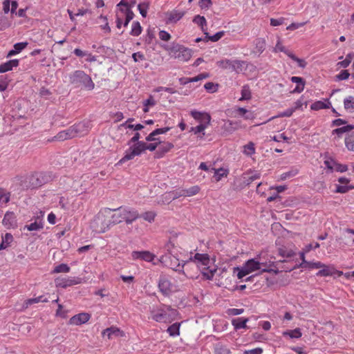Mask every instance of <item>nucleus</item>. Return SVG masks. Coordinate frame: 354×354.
Listing matches in <instances>:
<instances>
[{
    "label": "nucleus",
    "instance_id": "7c9ffc66",
    "mask_svg": "<svg viewBox=\"0 0 354 354\" xmlns=\"http://www.w3.org/2000/svg\"><path fill=\"white\" fill-rule=\"evenodd\" d=\"M180 326L181 323L176 322L167 328V332L171 337L179 336Z\"/></svg>",
    "mask_w": 354,
    "mask_h": 354
},
{
    "label": "nucleus",
    "instance_id": "bb28decb",
    "mask_svg": "<svg viewBox=\"0 0 354 354\" xmlns=\"http://www.w3.org/2000/svg\"><path fill=\"white\" fill-rule=\"evenodd\" d=\"M248 321V318L239 317L233 319L232 320V324L235 330H239L241 328H247V323Z\"/></svg>",
    "mask_w": 354,
    "mask_h": 354
},
{
    "label": "nucleus",
    "instance_id": "37998d69",
    "mask_svg": "<svg viewBox=\"0 0 354 354\" xmlns=\"http://www.w3.org/2000/svg\"><path fill=\"white\" fill-rule=\"evenodd\" d=\"M48 299L44 298L43 296H39L36 298L29 299L25 301L26 308H28V306L32 305L33 304L39 303V302H47Z\"/></svg>",
    "mask_w": 354,
    "mask_h": 354
},
{
    "label": "nucleus",
    "instance_id": "0e129e2a",
    "mask_svg": "<svg viewBox=\"0 0 354 354\" xmlns=\"http://www.w3.org/2000/svg\"><path fill=\"white\" fill-rule=\"evenodd\" d=\"M159 37L161 40L167 41L170 39L171 35L165 30H160L159 32Z\"/></svg>",
    "mask_w": 354,
    "mask_h": 354
},
{
    "label": "nucleus",
    "instance_id": "c85d7f7f",
    "mask_svg": "<svg viewBox=\"0 0 354 354\" xmlns=\"http://www.w3.org/2000/svg\"><path fill=\"white\" fill-rule=\"evenodd\" d=\"M212 171H213L214 173V178L216 182L221 180L223 177H227L229 173L228 169H224L223 167L219 169L212 168Z\"/></svg>",
    "mask_w": 354,
    "mask_h": 354
},
{
    "label": "nucleus",
    "instance_id": "6e6552de",
    "mask_svg": "<svg viewBox=\"0 0 354 354\" xmlns=\"http://www.w3.org/2000/svg\"><path fill=\"white\" fill-rule=\"evenodd\" d=\"M169 55L182 62L188 61L192 57V51L188 48L176 44L169 49Z\"/></svg>",
    "mask_w": 354,
    "mask_h": 354
},
{
    "label": "nucleus",
    "instance_id": "774afa93",
    "mask_svg": "<svg viewBox=\"0 0 354 354\" xmlns=\"http://www.w3.org/2000/svg\"><path fill=\"white\" fill-rule=\"evenodd\" d=\"M263 349L261 348H256L251 350H245L243 354H262Z\"/></svg>",
    "mask_w": 354,
    "mask_h": 354
},
{
    "label": "nucleus",
    "instance_id": "cd10ccee",
    "mask_svg": "<svg viewBox=\"0 0 354 354\" xmlns=\"http://www.w3.org/2000/svg\"><path fill=\"white\" fill-rule=\"evenodd\" d=\"M120 330L118 328L111 326L109 328H106L104 330L102 333V337L106 336L109 339H111L113 338V336H118Z\"/></svg>",
    "mask_w": 354,
    "mask_h": 354
},
{
    "label": "nucleus",
    "instance_id": "49530a36",
    "mask_svg": "<svg viewBox=\"0 0 354 354\" xmlns=\"http://www.w3.org/2000/svg\"><path fill=\"white\" fill-rule=\"evenodd\" d=\"M207 77H209V73H201L196 77H194L192 78H187V80L183 84H187L188 82H198V81L206 79Z\"/></svg>",
    "mask_w": 354,
    "mask_h": 354
},
{
    "label": "nucleus",
    "instance_id": "9d476101",
    "mask_svg": "<svg viewBox=\"0 0 354 354\" xmlns=\"http://www.w3.org/2000/svg\"><path fill=\"white\" fill-rule=\"evenodd\" d=\"M81 283V280L78 277H59L55 279L56 287L66 288L73 285Z\"/></svg>",
    "mask_w": 354,
    "mask_h": 354
},
{
    "label": "nucleus",
    "instance_id": "f03ea898",
    "mask_svg": "<svg viewBox=\"0 0 354 354\" xmlns=\"http://www.w3.org/2000/svg\"><path fill=\"white\" fill-rule=\"evenodd\" d=\"M112 209L104 208L102 209L91 223V227L93 231L97 233L104 232L111 226L115 225L112 218Z\"/></svg>",
    "mask_w": 354,
    "mask_h": 354
},
{
    "label": "nucleus",
    "instance_id": "a18cd8bd",
    "mask_svg": "<svg viewBox=\"0 0 354 354\" xmlns=\"http://www.w3.org/2000/svg\"><path fill=\"white\" fill-rule=\"evenodd\" d=\"M120 10H121V12H124L126 15V19H125V21L124 23V26H127L129 21L133 19V18L134 17V14H133V11L130 9L123 10L121 8Z\"/></svg>",
    "mask_w": 354,
    "mask_h": 354
},
{
    "label": "nucleus",
    "instance_id": "412c9836",
    "mask_svg": "<svg viewBox=\"0 0 354 354\" xmlns=\"http://www.w3.org/2000/svg\"><path fill=\"white\" fill-rule=\"evenodd\" d=\"M253 44L254 48L252 53L260 55L266 49V40L263 38H257L254 40Z\"/></svg>",
    "mask_w": 354,
    "mask_h": 354
},
{
    "label": "nucleus",
    "instance_id": "e2e57ef3",
    "mask_svg": "<svg viewBox=\"0 0 354 354\" xmlns=\"http://www.w3.org/2000/svg\"><path fill=\"white\" fill-rule=\"evenodd\" d=\"M28 42H19L16 43L14 45V48L15 49V52H18L19 53L21 50H23L27 46Z\"/></svg>",
    "mask_w": 354,
    "mask_h": 354
},
{
    "label": "nucleus",
    "instance_id": "052dcab7",
    "mask_svg": "<svg viewBox=\"0 0 354 354\" xmlns=\"http://www.w3.org/2000/svg\"><path fill=\"white\" fill-rule=\"evenodd\" d=\"M305 105L306 106H307V103L306 102H304V98L303 97H301L298 100H297L295 104H294V106L292 107V109H294V111H295L297 109H302V106L303 105Z\"/></svg>",
    "mask_w": 354,
    "mask_h": 354
},
{
    "label": "nucleus",
    "instance_id": "72a5a7b5",
    "mask_svg": "<svg viewBox=\"0 0 354 354\" xmlns=\"http://www.w3.org/2000/svg\"><path fill=\"white\" fill-rule=\"evenodd\" d=\"M255 145L252 142H249L247 145L243 147L242 152L244 155L247 156H252L255 153Z\"/></svg>",
    "mask_w": 354,
    "mask_h": 354
},
{
    "label": "nucleus",
    "instance_id": "680f3d73",
    "mask_svg": "<svg viewBox=\"0 0 354 354\" xmlns=\"http://www.w3.org/2000/svg\"><path fill=\"white\" fill-rule=\"evenodd\" d=\"M244 312L243 308H230L227 310V313L228 315H239Z\"/></svg>",
    "mask_w": 354,
    "mask_h": 354
},
{
    "label": "nucleus",
    "instance_id": "0eeeda50",
    "mask_svg": "<svg viewBox=\"0 0 354 354\" xmlns=\"http://www.w3.org/2000/svg\"><path fill=\"white\" fill-rule=\"evenodd\" d=\"M51 180V176L44 172L34 173L26 178L22 183L25 189H36L47 183Z\"/></svg>",
    "mask_w": 354,
    "mask_h": 354
},
{
    "label": "nucleus",
    "instance_id": "bf43d9fd",
    "mask_svg": "<svg viewBox=\"0 0 354 354\" xmlns=\"http://www.w3.org/2000/svg\"><path fill=\"white\" fill-rule=\"evenodd\" d=\"M156 216V213L153 212H147L144 213L141 217H142L145 221L149 222H152Z\"/></svg>",
    "mask_w": 354,
    "mask_h": 354
},
{
    "label": "nucleus",
    "instance_id": "ddd939ff",
    "mask_svg": "<svg viewBox=\"0 0 354 354\" xmlns=\"http://www.w3.org/2000/svg\"><path fill=\"white\" fill-rule=\"evenodd\" d=\"M72 129L75 137L82 136L88 132L89 122H81L77 124H75L71 126Z\"/></svg>",
    "mask_w": 354,
    "mask_h": 354
},
{
    "label": "nucleus",
    "instance_id": "a211bd4d",
    "mask_svg": "<svg viewBox=\"0 0 354 354\" xmlns=\"http://www.w3.org/2000/svg\"><path fill=\"white\" fill-rule=\"evenodd\" d=\"M173 147L174 145L170 142L162 143L160 140H158V147L156 152V157L158 158H162Z\"/></svg>",
    "mask_w": 354,
    "mask_h": 354
},
{
    "label": "nucleus",
    "instance_id": "393cba45",
    "mask_svg": "<svg viewBox=\"0 0 354 354\" xmlns=\"http://www.w3.org/2000/svg\"><path fill=\"white\" fill-rule=\"evenodd\" d=\"M19 62V59H15L0 64V73H6L12 70L14 67H17Z\"/></svg>",
    "mask_w": 354,
    "mask_h": 354
},
{
    "label": "nucleus",
    "instance_id": "423d86ee",
    "mask_svg": "<svg viewBox=\"0 0 354 354\" xmlns=\"http://www.w3.org/2000/svg\"><path fill=\"white\" fill-rule=\"evenodd\" d=\"M69 82L76 88L92 91L95 84L91 77L84 71L77 70L69 75Z\"/></svg>",
    "mask_w": 354,
    "mask_h": 354
},
{
    "label": "nucleus",
    "instance_id": "09e8293b",
    "mask_svg": "<svg viewBox=\"0 0 354 354\" xmlns=\"http://www.w3.org/2000/svg\"><path fill=\"white\" fill-rule=\"evenodd\" d=\"M149 6V4L148 2H143L138 4V10L143 17H145L147 16Z\"/></svg>",
    "mask_w": 354,
    "mask_h": 354
},
{
    "label": "nucleus",
    "instance_id": "7ed1b4c3",
    "mask_svg": "<svg viewBox=\"0 0 354 354\" xmlns=\"http://www.w3.org/2000/svg\"><path fill=\"white\" fill-rule=\"evenodd\" d=\"M267 267V262L263 259L261 255H257L256 257L245 261L241 268H236L238 270L237 277L238 279H242L246 275L258 270L266 272L268 271Z\"/></svg>",
    "mask_w": 354,
    "mask_h": 354
},
{
    "label": "nucleus",
    "instance_id": "a19ab883",
    "mask_svg": "<svg viewBox=\"0 0 354 354\" xmlns=\"http://www.w3.org/2000/svg\"><path fill=\"white\" fill-rule=\"evenodd\" d=\"M330 106V102H328L327 103H325L322 101H317L313 103L310 108L313 110H319L323 109H328Z\"/></svg>",
    "mask_w": 354,
    "mask_h": 354
},
{
    "label": "nucleus",
    "instance_id": "aec40b11",
    "mask_svg": "<svg viewBox=\"0 0 354 354\" xmlns=\"http://www.w3.org/2000/svg\"><path fill=\"white\" fill-rule=\"evenodd\" d=\"M40 213L41 214V217L37 216L34 222L25 225L24 229H27L28 231H37L41 230L43 228L42 217L44 214L42 212H40Z\"/></svg>",
    "mask_w": 354,
    "mask_h": 354
},
{
    "label": "nucleus",
    "instance_id": "864d4df0",
    "mask_svg": "<svg viewBox=\"0 0 354 354\" xmlns=\"http://www.w3.org/2000/svg\"><path fill=\"white\" fill-rule=\"evenodd\" d=\"M337 162L333 158H328L324 160V165L326 167L329 169L331 172L334 171L335 166Z\"/></svg>",
    "mask_w": 354,
    "mask_h": 354
},
{
    "label": "nucleus",
    "instance_id": "338daca9",
    "mask_svg": "<svg viewBox=\"0 0 354 354\" xmlns=\"http://www.w3.org/2000/svg\"><path fill=\"white\" fill-rule=\"evenodd\" d=\"M132 58L135 62H137L140 60L145 59V55L141 52H137V53H133Z\"/></svg>",
    "mask_w": 354,
    "mask_h": 354
},
{
    "label": "nucleus",
    "instance_id": "ea45409f",
    "mask_svg": "<svg viewBox=\"0 0 354 354\" xmlns=\"http://www.w3.org/2000/svg\"><path fill=\"white\" fill-rule=\"evenodd\" d=\"M142 32V27L140 22L133 21L131 24V30L130 34L133 36H138Z\"/></svg>",
    "mask_w": 354,
    "mask_h": 354
},
{
    "label": "nucleus",
    "instance_id": "2eb2a0df",
    "mask_svg": "<svg viewBox=\"0 0 354 354\" xmlns=\"http://www.w3.org/2000/svg\"><path fill=\"white\" fill-rule=\"evenodd\" d=\"M160 291L165 295H168L171 292L172 284L165 277H160L158 282Z\"/></svg>",
    "mask_w": 354,
    "mask_h": 354
},
{
    "label": "nucleus",
    "instance_id": "c9c22d12",
    "mask_svg": "<svg viewBox=\"0 0 354 354\" xmlns=\"http://www.w3.org/2000/svg\"><path fill=\"white\" fill-rule=\"evenodd\" d=\"M10 198V193L5 189L0 187V205H6Z\"/></svg>",
    "mask_w": 354,
    "mask_h": 354
},
{
    "label": "nucleus",
    "instance_id": "603ef678",
    "mask_svg": "<svg viewBox=\"0 0 354 354\" xmlns=\"http://www.w3.org/2000/svg\"><path fill=\"white\" fill-rule=\"evenodd\" d=\"M193 21L200 26L201 28L203 30L204 26H206V19L204 17H201L200 15H197L194 17Z\"/></svg>",
    "mask_w": 354,
    "mask_h": 354
},
{
    "label": "nucleus",
    "instance_id": "8fccbe9b",
    "mask_svg": "<svg viewBox=\"0 0 354 354\" xmlns=\"http://www.w3.org/2000/svg\"><path fill=\"white\" fill-rule=\"evenodd\" d=\"M350 76V73L347 70H342L339 74L335 76L336 81H342L347 80Z\"/></svg>",
    "mask_w": 354,
    "mask_h": 354
},
{
    "label": "nucleus",
    "instance_id": "69168bd1",
    "mask_svg": "<svg viewBox=\"0 0 354 354\" xmlns=\"http://www.w3.org/2000/svg\"><path fill=\"white\" fill-rule=\"evenodd\" d=\"M348 167L346 165H342L337 162L336 165L334 168V171L344 172L347 171Z\"/></svg>",
    "mask_w": 354,
    "mask_h": 354
},
{
    "label": "nucleus",
    "instance_id": "6ab92c4d",
    "mask_svg": "<svg viewBox=\"0 0 354 354\" xmlns=\"http://www.w3.org/2000/svg\"><path fill=\"white\" fill-rule=\"evenodd\" d=\"M261 173L257 171H250L244 174L243 183L245 185H250L255 180L259 179Z\"/></svg>",
    "mask_w": 354,
    "mask_h": 354
},
{
    "label": "nucleus",
    "instance_id": "3c124183",
    "mask_svg": "<svg viewBox=\"0 0 354 354\" xmlns=\"http://www.w3.org/2000/svg\"><path fill=\"white\" fill-rule=\"evenodd\" d=\"M205 34L206 35L205 39L207 38L209 40H211L212 41L215 42V41H218L224 35V32L223 31L218 32L212 36H209L207 33H205Z\"/></svg>",
    "mask_w": 354,
    "mask_h": 354
},
{
    "label": "nucleus",
    "instance_id": "9b49d317",
    "mask_svg": "<svg viewBox=\"0 0 354 354\" xmlns=\"http://www.w3.org/2000/svg\"><path fill=\"white\" fill-rule=\"evenodd\" d=\"M201 190L198 185L192 186L188 189H183L172 192L173 200H176L181 196H193L196 195Z\"/></svg>",
    "mask_w": 354,
    "mask_h": 354
},
{
    "label": "nucleus",
    "instance_id": "5701e85b",
    "mask_svg": "<svg viewBox=\"0 0 354 354\" xmlns=\"http://www.w3.org/2000/svg\"><path fill=\"white\" fill-rule=\"evenodd\" d=\"M75 137L73 130L72 129V127H70L67 129L59 132L55 138L57 140H65Z\"/></svg>",
    "mask_w": 354,
    "mask_h": 354
},
{
    "label": "nucleus",
    "instance_id": "4d7b16f0",
    "mask_svg": "<svg viewBox=\"0 0 354 354\" xmlns=\"http://www.w3.org/2000/svg\"><path fill=\"white\" fill-rule=\"evenodd\" d=\"M237 113L239 115L244 117L246 120H249L252 118V114L251 113L247 114L248 113V110L243 107H239L237 109Z\"/></svg>",
    "mask_w": 354,
    "mask_h": 354
},
{
    "label": "nucleus",
    "instance_id": "c03bdc74",
    "mask_svg": "<svg viewBox=\"0 0 354 354\" xmlns=\"http://www.w3.org/2000/svg\"><path fill=\"white\" fill-rule=\"evenodd\" d=\"M251 98V92L248 85H244L241 89V97L240 100H250Z\"/></svg>",
    "mask_w": 354,
    "mask_h": 354
},
{
    "label": "nucleus",
    "instance_id": "de8ad7c7",
    "mask_svg": "<svg viewBox=\"0 0 354 354\" xmlns=\"http://www.w3.org/2000/svg\"><path fill=\"white\" fill-rule=\"evenodd\" d=\"M343 235L347 241H351L354 243V230L346 228L344 230Z\"/></svg>",
    "mask_w": 354,
    "mask_h": 354
},
{
    "label": "nucleus",
    "instance_id": "f704fd0d",
    "mask_svg": "<svg viewBox=\"0 0 354 354\" xmlns=\"http://www.w3.org/2000/svg\"><path fill=\"white\" fill-rule=\"evenodd\" d=\"M344 109L352 113L354 111V97L353 96H348L346 97L344 100Z\"/></svg>",
    "mask_w": 354,
    "mask_h": 354
},
{
    "label": "nucleus",
    "instance_id": "473e14b6",
    "mask_svg": "<svg viewBox=\"0 0 354 354\" xmlns=\"http://www.w3.org/2000/svg\"><path fill=\"white\" fill-rule=\"evenodd\" d=\"M283 336L286 337L288 336L290 338L292 339H299L302 336V333L301 331V329L299 328H297L294 330H288L284 332H283Z\"/></svg>",
    "mask_w": 354,
    "mask_h": 354
},
{
    "label": "nucleus",
    "instance_id": "c756f323",
    "mask_svg": "<svg viewBox=\"0 0 354 354\" xmlns=\"http://www.w3.org/2000/svg\"><path fill=\"white\" fill-rule=\"evenodd\" d=\"M184 15V12L178 10H173L167 13V20L170 23H175L179 21Z\"/></svg>",
    "mask_w": 354,
    "mask_h": 354
},
{
    "label": "nucleus",
    "instance_id": "4c0bfd02",
    "mask_svg": "<svg viewBox=\"0 0 354 354\" xmlns=\"http://www.w3.org/2000/svg\"><path fill=\"white\" fill-rule=\"evenodd\" d=\"M244 65V61L237 59L232 60V71H235L236 73H239L243 71Z\"/></svg>",
    "mask_w": 354,
    "mask_h": 354
},
{
    "label": "nucleus",
    "instance_id": "58836bf2",
    "mask_svg": "<svg viewBox=\"0 0 354 354\" xmlns=\"http://www.w3.org/2000/svg\"><path fill=\"white\" fill-rule=\"evenodd\" d=\"M71 270L70 267L65 263H61L59 265L56 266L53 270L52 271L53 274L55 273H68Z\"/></svg>",
    "mask_w": 354,
    "mask_h": 354
},
{
    "label": "nucleus",
    "instance_id": "e433bc0d",
    "mask_svg": "<svg viewBox=\"0 0 354 354\" xmlns=\"http://www.w3.org/2000/svg\"><path fill=\"white\" fill-rule=\"evenodd\" d=\"M218 67L222 69H230L232 71V59H223L216 62Z\"/></svg>",
    "mask_w": 354,
    "mask_h": 354
},
{
    "label": "nucleus",
    "instance_id": "4468645a",
    "mask_svg": "<svg viewBox=\"0 0 354 354\" xmlns=\"http://www.w3.org/2000/svg\"><path fill=\"white\" fill-rule=\"evenodd\" d=\"M300 258L302 262L300 263L299 267L301 268H308V269H315V268H321L324 266V263L320 261H308L305 259V254L304 252L299 253Z\"/></svg>",
    "mask_w": 354,
    "mask_h": 354
},
{
    "label": "nucleus",
    "instance_id": "5fc2aeb1",
    "mask_svg": "<svg viewBox=\"0 0 354 354\" xmlns=\"http://www.w3.org/2000/svg\"><path fill=\"white\" fill-rule=\"evenodd\" d=\"M10 25L11 22L6 17L0 15V30L6 29L10 27Z\"/></svg>",
    "mask_w": 354,
    "mask_h": 354
},
{
    "label": "nucleus",
    "instance_id": "dca6fc26",
    "mask_svg": "<svg viewBox=\"0 0 354 354\" xmlns=\"http://www.w3.org/2000/svg\"><path fill=\"white\" fill-rule=\"evenodd\" d=\"M133 259H141L147 262H151L156 256L149 251H134L132 252Z\"/></svg>",
    "mask_w": 354,
    "mask_h": 354
},
{
    "label": "nucleus",
    "instance_id": "2f4dec72",
    "mask_svg": "<svg viewBox=\"0 0 354 354\" xmlns=\"http://www.w3.org/2000/svg\"><path fill=\"white\" fill-rule=\"evenodd\" d=\"M354 126L348 124L333 130L332 133L333 135L336 134L340 137L344 133H347V134H348L349 133L352 132Z\"/></svg>",
    "mask_w": 354,
    "mask_h": 354
},
{
    "label": "nucleus",
    "instance_id": "b1692460",
    "mask_svg": "<svg viewBox=\"0 0 354 354\" xmlns=\"http://www.w3.org/2000/svg\"><path fill=\"white\" fill-rule=\"evenodd\" d=\"M321 268L316 274L318 277H328L335 274V268L333 266H326L324 264V266Z\"/></svg>",
    "mask_w": 354,
    "mask_h": 354
},
{
    "label": "nucleus",
    "instance_id": "79ce46f5",
    "mask_svg": "<svg viewBox=\"0 0 354 354\" xmlns=\"http://www.w3.org/2000/svg\"><path fill=\"white\" fill-rule=\"evenodd\" d=\"M279 254L281 257L287 259H291L295 255V252L286 247L279 249Z\"/></svg>",
    "mask_w": 354,
    "mask_h": 354
},
{
    "label": "nucleus",
    "instance_id": "1a4fd4ad",
    "mask_svg": "<svg viewBox=\"0 0 354 354\" xmlns=\"http://www.w3.org/2000/svg\"><path fill=\"white\" fill-rule=\"evenodd\" d=\"M145 151V142H138L130 147L124 153V156L119 160L118 164H122L126 161L132 160L134 157L140 156Z\"/></svg>",
    "mask_w": 354,
    "mask_h": 354
},
{
    "label": "nucleus",
    "instance_id": "6e6d98bb",
    "mask_svg": "<svg viewBox=\"0 0 354 354\" xmlns=\"http://www.w3.org/2000/svg\"><path fill=\"white\" fill-rule=\"evenodd\" d=\"M208 124H207L206 122H202L201 124H200L199 125H198L196 127H192L191 131H194L195 133L203 132L204 130L207 128Z\"/></svg>",
    "mask_w": 354,
    "mask_h": 354
},
{
    "label": "nucleus",
    "instance_id": "4be33fe9",
    "mask_svg": "<svg viewBox=\"0 0 354 354\" xmlns=\"http://www.w3.org/2000/svg\"><path fill=\"white\" fill-rule=\"evenodd\" d=\"M190 113L191 115L196 120H198L201 122H206L207 124H209L210 122L211 117L206 113H201L194 110L192 111Z\"/></svg>",
    "mask_w": 354,
    "mask_h": 354
},
{
    "label": "nucleus",
    "instance_id": "20e7f679",
    "mask_svg": "<svg viewBox=\"0 0 354 354\" xmlns=\"http://www.w3.org/2000/svg\"><path fill=\"white\" fill-rule=\"evenodd\" d=\"M151 319L157 322L169 323L176 319L177 310L170 306L161 304L151 310Z\"/></svg>",
    "mask_w": 354,
    "mask_h": 354
},
{
    "label": "nucleus",
    "instance_id": "13d9d810",
    "mask_svg": "<svg viewBox=\"0 0 354 354\" xmlns=\"http://www.w3.org/2000/svg\"><path fill=\"white\" fill-rule=\"evenodd\" d=\"M352 187L350 186H348L347 185H336V193H346L348 192Z\"/></svg>",
    "mask_w": 354,
    "mask_h": 354
},
{
    "label": "nucleus",
    "instance_id": "f3484780",
    "mask_svg": "<svg viewBox=\"0 0 354 354\" xmlns=\"http://www.w3.org/2000/svg\"><path fill=\"white\" fill-rule=\"evenodd\" d=\"M3 225L7 228H13L16 226V217L12 212H7L2 221Z\"/></svg>",
    "mask_w": 354,
    "mask_h": 354
},
{
    "label": "nucleus",
    "instance_id": "f8f14e48",
    "mask_svg": "<svg viewBox=\"0 0 354 354\" xmlns=\"http://www.w3.org/2000/svg\"><path fill=\"white\" fill-rule=\"evenodd\" d=\"M91 315L88 313H81L75 315L69 319V324L79 326L86 324L91 319Z\"/></svg>",
    "mask_w": 354,
    "mask_h": 354
},
{
    "label": "nucleus",
    "instance_id": "f257e3e1",
    "mask_svg": "<svg viewBox=\"0 0 354 354\" xmlns=\"http://www.w3.org/2000/svg\"><path fill=\"white\" fill-rule=\"evenodd\" d=\"M217 269L211 262L209 255L196 248L189 252L188 260L185 261L180 268L178 264L176 271L183 273L188 279H197L199 271L206 279L211 280Z\"/></svg>",
    "mask_w": 354,
    "mask_h": 354
},
{
    "label": "nucleus",
    "instance_id": "39448f33",
    "mask_svg": "<svg viewBox=\"0 0 354 354\" xmlns=\"http://www.w3.org/2000/svg\"><path fill=\"white\" fill-rule=\"evenodd\" d=\"M112 218L115 224L125 221L127 224H131L138 218L140 217L138 212L131 207L124 206L117 209H112Z\"/></svg>",
    "mask_w": 354,
    "mask_h": 354
},
{
    "label": "nucleus",
    "instance_id": "a878e982",
    "mask_svg": "<svg viewBox=\"0 0 354 354\" xmlns=\"http://www.w3.org/2000/svg\"><path fill=\"white\" fill-rule=\"evenodd\" d=\"M73 53L76 56L80 57H86V61L88 62H93L97 60L96 57L95 55H93L91 53H90L87 51L82 50L80 48H75L73 50Z\"/></svg>",
    "mask_w": 354,
    "mask_h": 354
}]
</instances>
